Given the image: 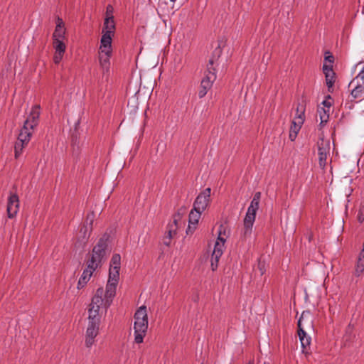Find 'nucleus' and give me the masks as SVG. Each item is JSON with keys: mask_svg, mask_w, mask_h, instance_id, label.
Listing matches in <instances>:
<instances>
[{"mask_svg": "<svg viewBox=\"0 0 364 364\" xmlns=\"http://www.w3.org/2000/svg\"><path fill=\"white\" fill-rule=\"evenodd\" d=\"M310 316L309 311H303L301 316L298 321V335L301 342L303 352L307 353V350L310 348L311 338L308 336L304 331V323H308L309 326H311V321H308V318Z\"/></svg>", "mask_w": 364, "mask_h": 364, "instance_id": "obj_4", "label": "nucleus"}, {"mask_svg": "<svg viewBox=\"0 0 364 364\" xmlns=\"http://www.w3.org/2000/svg\"><path fill=\"white\" fill-rule=\"evenodd\" d=\"M53 46L56 53H65L66 46L63 40H53Z\"/></svg>", "mask_w": 364, "mask_h": 364, "instance_id": "obj_24", "label": "nucleus"}, {"mask_svg": "<svg viewBox=\"0 0 364 364\" xmlns=\"http://www.w3.org/2000/svg\"><path fill=\"white\" fill-rule=\"evenodd\" d=\"M258 267H259V271H260V274H261V275H262L264 273V264H262L259 262V264H258Z\"/></svg>", "mask_w": 364, "mask_h": 364, "instance_id": "obj_42", "label": "nucleus"}, {"mask_svg": "<svg viewBox=\"0 0 364 364\" xmlns=\"http://www.w3.org/2000/svg\"><path fill=\"white\" fill-rule=\"evenodd\" d=\"M318 164L321 169H325L327 164V159L330 155L331 144L328 139H319L318 143Z\"/></svg>", "mask_w": 364, "mask_h": 364, "instance_id": "obj_6", "label": "nucleus"}, {"mask_svg": "<svg viewBox=\"0 0 364 364\" xmlns=\"http://www.w3.org/2000/svg\"><path fill=\"white\" fill-rule=\"evenodd\" d=\"M304 112L305 109L303 106L299 105L296 109V114L295 117H299L303 119V122H304L305 117H304Z\"/></svg>", "mask_w": 364, "mask_h": 364, "instance_id": "obj_31", "label": "nucleus"}, {"mask_svg": "<svg viewBox=\"0 0 364 364\" xmlns=\"http://www.w3.org/2000/svg\"><path fill=\"white\" fill-rule=\"evenodd\" d=\"M222 227H220L219 230V235L215 242L213 254L215 255V257H221L223 253L224 244L225 242V238L222 235Z\"/></svg>", "mask_w": 364, "mask_h": 364, "instance_id": "obj_13", "label": "nucleus"}, {"mask_svg": "<svg viewBox=\"0 0 364 364\" xmlns=\"http://www.w3.org/2000/svg\"><path fill=\"white\" fill-rule=\"evenodd\" d=\"M323 72L324 74H328V73H330V74H333V68H332V65H323Z\"/></svg>", "mask_w": 364, "mask_h": 364, "instance_id": "obj_36", "label": "nucleus"}, {"mask_svg": "<svg viewBox=\"0 0 364 364\" xmlns=\"http://www.w3.org/2000/svg\"><path fill=\"white\" fill-rule=\"evenodd\" d=\"M254 222L249 220H244V228L242 231V236L245 238L250 237L252 231Z\"/></svg>", "mask_w": 364, "mask_h": 364, "instance_id": "obj_22", "label": "nucleus"}, {"mask_svg": "<svg viewBox=\"0 0 364 364\" xmlns=\"http://www.w3.org/2000/svg\"><path fill=\"white\" fill-rule=\"evenodd\" d=\"M112 53H105L100 52L99 53V60L100 64L103 70V74L108 73L109 71L110 67V56Z\"/></svg>", "mask_w": 364, "mask_h": 364, "instance_id": "obj_15", "label": "nucleus"}, {"mask_svg": "<svg viewBox=\"0 0 364 364\" xmlns=\"http://www.w3.org/2000/svg\"><path fill=\"white\" fill-rule=\"evenodd\" d=\"M88 322L92 323H100L101 322V316L100 313L97 312L94 307H90L88 309Z\"/></svg>", "mask_w": 364, "mask_h": 364, "instance_id": "obj_21", "label": "nucleus"}, {"mask_svg": "<svg viewBox=\"0 0 364 364\" xmlns=\"http://www.w3.org/2000/svg\"><path fill=\"white\" fill-rule=\"evenodd\" d=\"M134 342L141 343L146 333L148 328V317L146 307L141 306L134 314Z\"/></svg>", "mask_w": 364, "mask_h": 364, "instance_id": "obj_3", "label": "nucleus"}, {"mask_svg": "<svg viewBox=\"0 0 364 364\" xmlns=\"http://www.w3.org/2000/svg\"><path fill=\"white\" fill-rule=\"evenodd\" d=\"M260 199H261V193L256 192L253 196V198L250 203V206L257 210L259 209Z\"/></svg>", "mask_w": 364, "mask_h": 364, "instance_id": "obj_27", "label": "nucleus"}, {"mask_svg": "<svg viewBox=\"0 0 364 364\" xmlns=\"http://www.w3.org/2000/svg\"><path fill=\"white\" fill-rule=\"evenodd\" d=\"M64 35H65L64 23L61 18H58L55 29L53 34V40H56V39L63 40V38H64Z\"/></svg>", "mask_w": 364, "mask_h": 364, "instance_id": "obj_16", "label": "nucleus"}, {"mask_svg": "<svg viewBox=\"0 0 364 364\" xmlns=\"http://www.w3.org/2000/svg\"><path fill=\"white\" fill-rule=\"evenodd\" d=\"M257 211V210H255V208L249 206L247 208V211L246 213L244 220H249V221L255 222Z\"/></svg>", "mask_w": 364, "mask_h": 364, "instance_id": "obj_26", "label": "nucleus"}, {"mask_svg": "<svg viewBox=\"0 0 364 364\" xmlns=\"http://www.w3.org/2000/svg\"><path fill=\"white\" fill-rule=\"evenodd\" d=\"M328 112L329 110L326 109L324 107H318V113L319 114V117L321 119V124H323L328 122L329 118Z\"/></svg>", "mask_w": 364, "mask_h": 364, "instance_id": "obj_23", "label": "nucleus"}, {"mask_svg": "<svg viewBox=\"0 0 364 364\" xmlns=\"http://www.w3.org/2000/svg\"><path fill=\"white\" fill-rule=\"evenodd\" d=\"M114 297L110 298V301L107 304L108 297L107 291H104L103 288H98L95 292V294L92 299L90 307H94L97 312H100L101 307H104L105 309L109 308L112 302Z\"/></svg>", "mask_w": 364, "mask_h": 364, "instance_id": "obj_5", "label": "nucleus"}, {"mask_svg": "<svg viewBox=\"0 0 364 364\" xmlns=\"http://www.w3.org/2000/svg\"><path fill=\"white\" fill-rule=\"evenodd\" d=\"M121 264V257L119 254L113 255L111 261H110V267L111 268L120 269Z\"/></svg>", "mask_w": 364, "mask_h": 364, "instance_id": "obj_25", "label": "nucleus"}, {"mask_svg": "<svg viewBox=\"0 0 364 364\" xmlns=\"http://www.w3.org/2000/svg\"><path fill=\"white\" fill-rule=\"evenodd\" d=\"M171 239H168L166 236L164 238V244L166 246H169L171 244Z\"/></svg>", "mask_w": 364, "mask_h": 364, "instance_id": "obj_41", "label": "nucleus"}, {"mask_svg": "<svg viewBox=\"0 0 364 364\" xmlns=\"http://www.w3.org/2000/svg\"><path fill=\"white\" fill-rule=\"evenodd\" d=\"M114 9L112 5L109 4L106 8V17L105 18L114 19L113 16Z\"/></svg>", "mask_w": 364, "mask_h": 364, "instance_id": "obj_33", "label": "nucleus"}, {"mask_svg": "<svg viewBox=\"0 0 364 364\" xmlns=\"http://www.w3.org/2000/svg\"><path fill=\"white\" fill-rule=\"evenodd\" d=\"M176 235V232H175L174 230L167 229L166 235L165 236H166L168 239H172Z\"/></svg>", "mask_w": 364, "mask_h": 364, "instance_id": "obj_38", "label": "nucleus"}, {"mask_svg": "<svg viewBox=\"0 0 364 364\" xmlns=\"http://www.w3.org/2000/svg\"><path fill=\"white\" fill-rule=\"evenodd\" d=\"M100 323H89L86 330L85 335V346L87 348H90L95 343V338L99 333Z\"/></svg>", "mask_w": 364, "mask_h": 364, "instance_id": "obj_9", "label": "nucleus"}, {"mask_svg": "<svg viewBox=\"0 0 364 364\" xmlns=\"http://www.w3.org/2000/svg\"><path fill=\"white\" fill-rule=\"evenodd\" d=\"M326 77V85L328 87V91H330V89L333 87L334 82H335V73H333V74H325Z\"/></svg>", "mask_w": 364, "mask_h": 364, "instance_id": "obj_28", "label": "nucleus"}, {"mask_svg": "<svg viewBox=\"0 0 364 364\" xmlns=\"http://www.w3.org/2000/svg\"><path fill=\"white\" fill-rule=\"evenodd\" d=\"M202 213L203 212L199 211L198 210H194V208H193V209L191 210L189 213L188 229L191 228V225H193V229L196 228V225L198 224Z\"/></svg>", "mask_w": 364, "mask_h": 364, "instance_id": "obj_20", "label": "nucleus"}, {"mask_svg": "<svg viewBox=\"0 0 364 364\" xmlns=\"http://www.w3.org/2000/svg\"><path fill=\"white\" fill-rule=\"evenodd\" d=\"M181 215L179 213L175 214L172 218L171 223L178 225V221L181 220Z\"/></svg>", "mask_w": 364, "mask_h": 364, "instance_id": "obj_37", "label": "nucleus"}, {"mask_svg": "<svg viewBox=\"0 0 364 364\" xmlns=\"http://www.w3.org/2000/svg\"><path fill=\"white\" fill-rule=\"evenodd\" d=\"M216 79V75L213 73L205 74V76L201 81L200 87L198 91V97L203 98L205 96L208 91L212 87L213 82Z\"/></svg>", "mask_w": 364, "mask_h": 364, "instance_id": "obj_11", "label": "nucleus"}, {"mask_svg": "<svg viewBox=\"0 0 364 364\" xmlns=\"http://www.w3.org/2000/svg\"><path fill=\"white\" fill-rule=\"evenodd\" d=\"M115 31V22L114 19L105 18L102 33L114 36Z\"/></svg>", "mask_w": 364, "mask_h": 364, "instance_id": "obj_18", "label": "nucleus"}, {"mask_svg": "<svg viewBox=\"0 0 364 364\" xmlns=\"http://www.w3.org/2000/svg\"><path fill=\"white\" fill-rule=\"evenodd\" d=\"M19 198L17 194L11 193L7 202V215L9 218H14L19 210Z\"/></svg>", "mask_w": 364, "mask_h": 364, "instance_id": "obj_10", "label": "nucleus"}, {"mask_svg": "<svg viewBox=\"0 0 364 364\" xmlns=\"http://www.w3.org/2000/svg\"><path fill=\"white\" fill-rule=\"evenodd\" d=\"M214 63H215L214 59L211 58L209 60L208 64L207 65V73L206 74L213 73L214 75H216L215 68L213 66Z\"/></svg>", "mask_w": 364, "mask_h": 364, "instance_id": "obj_29", "label": "nucleus"}, {"mask_svg": "<svg viewBox=\"0 0 364 364\" xmlns=\"http://www.w3.org/2000/svg\"><path fill=\"white\" fill-rule=\"evenodd\" d=\"M94 218H95V215L93 213H90L87 214V218H86V223L90 225V229H92L91 226L94 221Z\"/></svg>", "mask_w": 364, "mask_h": 364, "instance_id": "obj_34", "label": "nucleus"}, {"mask_svg": "<svg viewBox=\"0 0 364 364\" xmlns=\"http://www.w3.org/2000/svg\"><path fill=\"white\" fill-rule=\"evenodd\" d=\"M178 228V225L172 224L170 223L167 225L166 229L171 230H174L175 232H177Z\"/></svg>", "mask_w": 364, "mask_h": 364, "instance_id": "obj_39", "label": "nucleus"}, {"mask_svg": "<svg viewBox=\"0 0 364 364\" xmlns=\"http://www.w3.org/2000/svg\"><path fill=\"white\" fill-rule=\"evenodd\" d=\"M87 231V226H83V227L81 228V230H80V232H83L84 237H85H85H86Z\"/></svg>", "mask_w": 364, "mask_h": 364, "instance_id": "obj_43", "label": "nucleus"}, {"mask_svg": "<svg viewBox=\"0 0 364 364\" xmlns=\"http://www.w3.org/2000/svg\"><path fill=\"white\" fill-rule=\"evenodd\" d=\"M326 60L332 63L333 61V57L332 55L326 56Z\"/></svg>", "mask_w": 364, "mask_h": 364, "instance_id": "obj_44", "label": "nucleus"}, {"mask_svg": "<svg viewBox=\"0 0 364 364\" xmlns=\"http://www.w3.org/2000/svg\"><path fill=\"white\" fill-rule=\"evenodd\" d=\"M359 221H360V222H362V218H359Z\"/></svg>", "mask_w": 364, "mask_h": 364, "instance_id": "obj_46", "label": "nucleus"}, {"mask_svg": "<svg viewBox=\"0 0 364 364\" xmlns=\"http://www.w3.org/2000/svg\"><path fill=\"white\" fill-rule=\"evenodd\" d=\"M109 235H104L99 239L94 246L90 257L86 262V268L84 269L77 282V289L84 287L90 279L95 271L100 268L106 260L108 252Z\"/></svg>", "mask_w": 364, "mask_h": 364, "instance_id": "obj_1", "label": "nucleus"}, {"mask_svg": "<svg viewBox=\"0 0 364 364\" xmlns=\"http://www.w3.org/2000/svg\"><path fill=\"white\" fill-rule=\"evenodd\" d=\"M364 273V242L363 249L360 252L359 257L355 269V275L360 277Z\"/></svg>", "mask_w": 364, "mask_h": 364, "instance_id": "obj_19", "label": "nucleus"}, {"mask_svg": "<svg viewBox=\"0 0 364 364\" xmlns=\"http://www.w3.org/2000/svg\"><path fill=\"white\" fill-rule=\"evenodd\" d=\"M171 2H175L176 0H170Z\"/></svg>", "mask_w": 364, "mask_h": 364, "instance_id": "obj_47", "label": "nucleus"}, {"mask_svg": "<svg viewBox=\"0 0 364 364\" xmlns=\"http://www.w3.org/2000/svg\"><path fill=\"white\" fill-rule=\"evenodd\" d=\"M302 124L303 119L301 118L294 117L289 130V139L291 141L295 140Z\"/></svg>", "mask_w": 364, "mask_h": 364, "instance_id": "obj_14", "label": "nucleus"}, {"mask_svg": "<svg viewBox=\"0 0 364 364\" xmlns=\"http://www.w3.org/2000/svg\"><path fill=\"white\" fill-rule=\"evenodd\" d=\"M119 269L109 267V279L105 289L108 297L107 304L110 301V298L114 297L116 294V288L119 279Z\"/></svg>", "mask_w": 364, "mask_h": 364, "instance_id": "obj_7", "label": "nucleus"}, {"mask_svg": "<svg viewBox=\"0 0 364 364\" xmlns=\"http://www.w3.org/2000/svg\"><path fill=\"white\" fill-rule=\"evenodd\" d=\"M63 55H64V53L55 52V55L53 56L54 63L55 64H58L60 62V60H62Z\"/></svg>", "mask_w": 364, "mask_h": 364, "instance_id": "obj_35", "label": "nucleus"}, {"mask_svg": "<svg viewBox=\"0 0 364 364\" xmlns=\"http://www.w3.org/2000/svg\"><path fill=\"white\" fill-rule=\"evenodd\" d=\"M40 105H36L26 119L18 136V140L14 146L15 157L18 158L23 152V148L27 146L33 135L34 129L39 123Z\"/></svg>", "mask_w": 364, "mask_h": 364, "instance_id": "obj_2", "label": "nucleus"}, {"mask_svg": "<svg viewBox=\"0 0 364 364\" xmlns=\"http://www.w3.org/2000/svg\"><path fill=\"white\" fill-rule=\"evenodd\" d=\"M355 87L351 91V95L353 98H362L364 97V80L355 81Z\"/></svg>", "mask_w": 364, "mask_h": 364, "instance_id": "obj_17", "label": "nucleus"}, {"mask_svg": "<svg viewBox=\"0 0 364 364\" xmlns=\"http://www.w3.org/2000/svg\"><path fill=\"white\" fill-rule=\"evenodd\" d=\"M359 221H360V222H362V218H359Z\"/></svg>", "mask_w": 364, "mask_h": 364, "instance_id": "obj_45", "label": "nucleus"}, {"mask_svg": "<svg viewBox=\"0 0 364 364\" xmlns=\"http://www.w3.org/2000/svg\"><path fill=\"white\" fill-rule=\"evenodd\" d=\"M112 36L106 33L102 34L100 40V52L112 53Z\"/></svg>", "mask_w": 364, "mask_h": 364, "instance_id": "obj_12", "label": "nucleus"}, {"mask_svg": "<svg viewBox=\"0 0 364 364\" xmlns=\"http://www.w3.org/2000/svg\"><path fill=\"white\" fill-rule=\"evenodd\" d=\"M211 188H206L201 191L196 198L193 208L194 210H198L204 212L209 206L210 203Z\"/></svg>", "mask_w": 364, "mask_h": 364, "instance_id": "obj_8", "label": "nucleus"}, {"mask_svg": "<svg viewBox=\"0 0 364 364\" xmlns=\"http://www.w3.org/2000/svg\"><path fill=\"white\" fill-rule=\"evenodd\" d=\"M220 257H215V255L212 254L211 256V269L213 271H215L217 269L218 266V262Z\"/></svg>", "mask_w": 364, "mask_h": 364, "instance_id": "obj_30", "label": "nucleus"}, {"mask_svg": "<svg viewBox=\"0 0 364 364\" xmlns=\"http://www.w3.org/2000/svg\"><path fill=\"white\" fill-rule=\"evenodd\" d=\"M364 80V67L360 71L358 75L350 82V85H352L355 83V81H363Z\"/></svg>", "mask_w": 364, "mask_h": 364, "instance_id": "obj_32", "label": "nucleus"}, {"mask_svg": "<svg viewBox=\"0 0 364 364\" xmlns=\"http://www.w3.org/2000/svg\"><path fill=\"white\" fill-rule=\"evenodd\" d=\"M322 104L323 105V106L327 108L328 110L330 109V108L331 107V102L328 100H323Z\"/></svg>", "mask_w": 364, "mask_h": 364, "instance_id": "obj_40", "label": "nucleus"}]
</instances>
